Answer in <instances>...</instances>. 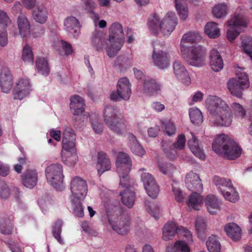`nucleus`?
<instances>
[{
	"label": "nucleus",
	"instance_id": "c85d7f7f",
	"mask_svg": "<svg viewBox=\"0 0 252 252\" xmlns=\"http://www.w3.org/2000/svg\"><path fill=\"white\" fill-rule=\"evenodd\" d=\"M210 65L215 72L220 71L223 67V62L219 52L213 49L210 52Z\"/></svg>",
	"mask_w": 252,
	"mask_h": 252
},
{
	"label": "nucleus",
	"instance_id": "9b49d317",
	"mask_svg": "<svg viewBox=\"0 0 252 252\" xmlns=\"http://www.w3.org/2000/svg\"><path fill=\"white\" fill-rule=\"evenodd\" d=\"M182 55L187 62L191 65L201 66L204 63V51L199 45H194L181 50Z\"/></svg>",
	"mask_w": 252,
	"mask_h": 252
},
{
	"label": "nucleus",
	"instance_id": "39448f33",
	"mask_svg": "<svg viewBox=\"0 0 252 252\" xmlns=\"http://www.w3.org/2000/svg\"><path fill=\"white\" fill-rule=\"evenodd\" d=\"M177 17L173 12H168L161 21L158 14L151 15L148 21L149 29L155 34L160 32L164 36H168L174 30L177 25Z\"/></svg>",
	"mask_w": 252,
	"mask_h": 252
},
{
	"label": "nucleus",
	"instance_id": "09e8293b",
	"mask_svg": "<svg viewBox=\"0 0 252 252\" xmlns=\"http://www.w3.org/2000/svg\"><path fill=\"white\" fill-rule=\"evenodd\" d=\"M92 127L94 131L100 134L103 131V124L99 121L98 117L95 114L90 115Z\"/></svg>",
	"mask_w": 252,
	"mask_h": 252
},
{
	"label": "nucleus",
	"instance_id": "680f3d73",
	"mask_svg": "<svg viewBox=\"0 0 252 252\" xmlns=\"http://www.w3.org/2000/svg\"><path fill=\"white\" fill-rule=\"evenodd\" d=\"M228 27L229 29L227 32V37L230 41H232L238 36L240 32L238 30V28L233 26Z\"/></svg>",
	"mask_w": 252,
	"mask_h": 252
},
{
	"label": "nucleus",
	"instance_id": "338daca9",
	"mask_svg": "<svg viewBox=\"0 0 252 252\" xmlns=\"http://www.w3.org/2000/svg\"><path fill=\"white\" fill-rule=\"evenodd\" d=\"M165 131L169 136L174 134L176 132L175 126L171 122L167 123L165 125Z\"/></svg>",
	"mask_w": 252,
	"mask_h": 252
},
{
	"label": "nucleus",
	"instance_id": "de8ad7c7",
	"mask_svg": "<svg viewBox=\"0 0 252 252\" xmlns=\"http://www.w3.org/2000/svg\"><path fill=\"white\" fill-rule=\"evenodd\" d=\"M70 200L74 215L77 217L82 218L84 215V213L81 202L79 201V200L75 198H70Z\"/></svg>",
	"mask_w": 252,
	"mask_h": 252
},
{
	"label": "nucleus",
	"instance_id": "a19ab883",
	"mask_svg": "<svg viewBox=\"0 0 252 252\" xmlns=\"http://www.w3.org/2000/svg\"><path fill=\"white\" fill-rule=\"evenodd\" d=\"M36 66L38 72L47 76L50 72V68L47 60L44 58L39 57L36 60Z\"/></svg>",
	"mask_w": 252,
	"mask_h": 252
},
{
	"label": "nucleus",
	"instance_id": "cd10ccee",
	"mask_svg": "<svg viewBox=\"0 0 252 252\" xmlns=\"http://www.w3.org/2000/svg\"><path fill=\"white\" fill-rule=\"evenodd\" d=\"M179 228L174 221H168L162 228V239L164 241L172 239L179 232Z\"/></svg>",
	"mask_w": 252,
	"mask_h": 252
},
{
	"label": "nucleus",
	"instance_id": "3c124183",
	"mask_svg": "<svg viewBox=\"0 0 252 252\" xmlns=\"http://www.w3.org/2000/svg\"><path fill=\"white\" fill-rule=\"evenodd\" d=\"M221 194L226 200L232 202H235L239 199L238 193L233 186L231 187V189H227Z\"/></svg>",
	"mask_w": 252,
	"mask_h": 252
},
{
	"label": "nucleus",
	"instance_id": "4d7b16f0",
	"mask_svg": "<svg viewBox=\"0 0 252 252\" xmlns=\"http://www.w3.org/2000/svg\"><path fill=\"white\" fill-rule=\"evenodd\" d=\"M186 138L184 134H180L178 136L177 140L173 143V147L175 149L183 150L185 146Z\"/></svg>",
	"mask_w": 252,
	"mask_h": 252
},
{
	"label": "nucleus",
	"instance_id": "f704fd0d",
	"mask_svg": "<svg viewBox=\"0 0 252 252\" xmlns=\"http://www.w3.org/2000/svg\"><path fill=\"white\" fill-rule=\"evenodd\" d=\"M48 11L44 6H39L32 11V16L34 21L39 24H43L48 19Z\"/></svg>",
	"mask_w": 252,
	"mask_h": 252
},
{
	"label": "nucleus",
	"instance_id": "6e6d98bb",
	"mask_svg": "<svg viewBox=\"0 0 252 252\" xmlns=\"http://www.w3.org/2000/svg\"><path fill=\"white\" fill-rule=\"evenodd\" d=\"M10 23L11 20L6 12L0 9V27L7 28Z\"/></svg>",
	"mask_w": 252,
	"mask_h": 252
},
{
	"label": "nucleus",
	"instance_id": "b1692460",
	"mask_svg": "<svg viewBox=\"0 0 252 252\" xmlns=\"http://www.w3.org/2000/svg\"><path fill=\"white\" fill-rule=\"evenodd\" d=\"M17 26L19 34L24 38L29 37L31 34V24L28 18L24 15L17 18Z\"/></svg>",
	"mask_w": 252,
	"mask_h": 252
},
{
	"label": "nucleus",
	"instance_id": "20e7f679",
	"mask_svg": "<svg viewBox=\"0 0 252 252\" xmlns=\"http://www.w3.org/2000/svg\"><path fill=\"white\" fill-rule=\"evenodd\" d=\"M212 148L219 156L229 160L238 158L242 151L236 142L224 134L218 135L215 139Z\"/></svg>",
	"mask_w": 252,
	"mask_h": 252
},
{
	"label": "nucleus",
	"instance_id": "0e129e2a",
	"mask_svg": "<svg viewBox=\"0 0 252 252\" xmlns=\"http://www.w3.org/2000/svg\"><path fill=\"white\" fill-rule=\"evenodd\" d=\"M8 43V36L6 28L0 27V46H5Z\"/></svg>",
	"mask_w": 252,
	"mask_h": 252
},
{
	"label": "nucleus",
	"instance_id": "13d9d810",
	"mask_svg": "<svg viewBox=\"0 0 252 252\" xmlns=\"http://www.w3.org/2000/svg\"><path fill=\"white\" fill-rule=\"evenodd\" d=\"M180 235L183 236L186 238V242L188 244H191L192 243V234L191 232L186 228L181 226L179 229V232Z\"/></svg>",
	"mask_w": 252,
	"mask_h": 252
},
{
	"label": "nucleus",
	"instance_id": "f8f14e48",
	"mask_svg": "<svg viewBox=\"0 0 252 252\" xmlns=\"http://www.w3.org/2000/svg\"><path fill=\"white\" fill-rule=\"evenodd\" d=\"M131 94V85L126 77L120 78L117 83V91L112 92L110 99L113 101L128 100Z\"/></svg>",
	"mask_w": 252,
	"mask_h": 252
},
{
	"label": "nucleus",
	"instance_id": "9d476101",
	"mask_svg": "<svg viewBox=\"0 0 252 252\" xmlns=\"http://www.w3.org/2000/svg\"><path fill=\"white\" fill-rule=\"evenodd\" d=\"M45 174L48 183L56 190L62 191L65 188L63 183L64 176L61 164H52L47 167Z\"/></svg>",
	"mask_w": 252,
	"mask_h": 252
},
{
	"label": "nucleus",
	"instance_id": "412c9836",
	"mask_svg": "<svg viewBox=\"0 0 252 252\" xmlns=\"http://www.w3.org/2000/svg\"><path fill=\"white\" fill-rule=\"evenodd\" d=\"M64 29L68 34L73 38H76L80 33V24L74 17H67L64 21Z\"/></svg>",
	"mask_w": 252,
	"mask_h": 252
},
{
	"label": "nucleus",
	"instance_id": "603ef678",
	"mask_svg": "<svg viewBox=\"0 0 252 252\" xmlns=\"http://www.w3.org/2000/svg\"><path fill=\"white\" fill-rule=\"evenodd\" d=\"M242 46L244 52L250 56V59L252 61V37H245L242 39Z\"/></svg>",
	"mask_w": 252,
	"mask_h": 252
},
{
	"label": "nucleus",
	"instance_id": "864d4df0",
	"mask_svg": "<svg viewBox=\"0 0 252 252\" xmlns=\"http://www.w3.org/2000/svg\"><path fill=\"white\" fill-rule=\"evenodd\" d=\"M63 225V222L61 220H58L55 223L53 227L52 233L54 237L57 240L59 243L61 244H63V240L61 239V233L62 232V226Z\"/></svg>",
	"mask_w": 252,
	"mask_h": 252
},
{
	"label": "nucleus",
	"instance_id": "4c0bfd02",
	"mask_svg": "<svg viewBox=\"0 0 252 252\" xmlns=\"http://www.w3.org/2000/svg\"><path fill=\"white\" fill-rule=\"evenodd\" d=\"M214 183L221 193H223L227 189H231V187L233 186L230 179L219 176L214 177Z\"/></svg>",
	"mask_w": 252,
	"mask_h": 252
},
{
	"label": "nucleus",
	"instance_id": "aec40b11",
	"mask_svg": "<svg viewBox=\"0 0 252 252\" xmlns=\"http://www.w3.org/2000/svg\"><path fill=\"white\" fill-rule=\"evenodd\" d=\"M185 182L188 189L192 192L201 191L203 185L198 175L190 171L186 177Z\"/></svg>",
	"mask_w": 252,
	"mask_h": 252
},
{
	"label": "nucleus",
	"instance_id": "ea45409f",
	"mask_svg": "<svg viewBox=\"0 0 252 252\" xmlns=\"http://www.w3.org/2000/svg\"><path fill=\"white\" fill-rule=\"evenodd\" d=\"M189 116L191 123L196 125H200L203 121L201 111L196 107H192L189 110Z\"/></svg>",
	"mask_w": 252,
	"mask_h": 252
},
{
	"label": "nucleus",
	"instance_id": "7c9ffc66",
	"mask_svg": "<svg viewBox=\"0 0 252 252\" xmlns=\"http://www.w3.org/2000/svg\"><path fill=\"white\" fill-rule=\"evenodd\" d=\"M129 146L132 153L139 157H143L146 153L145 150L140 144L136 137L132 133H129L127 137Z\"/></svg>",
	"mask_w": 252,
	"mask_h": 252
},
{
	"label": "nucleus",
	"instance_id": "8fccbe9b",
	"mask_svg": "<svg viewBox=\"0 0 252 252\" xmlns=\"http://www.w3.org/2000/svg\"><path fill=\"white\" fill-rule=\"evenodd\" d=\"M22 59L25 63H33V54L32 48L29 45H26L24 46L22 51Z\"/></svg>",
	"mask_w": 252,
	"mask_h": 252
},
{
	"label": "nucleus",
	"instance_id": "49530a36",
	"mask_svg": "<svg viewBox=\"0 0 252 252\" xmlns=\"http://www.w3.org/2000/svg\"><path fill=\"white\" fill-rule=\"evenodd\" d=\"M158 167L162 174L169 176H171L176 171V167L170 163L159 162Z\"/></svg>",
	"mask_w": 252,
	"mask_h": 252
},
{
	"label": "nucleus",
	"instance_id": "052dcab7",
	"mask_svg": "<svg viewBox=\"0 0 252 252\" xmlns=\"http://www.w3.org/2000/svg\"><path fill=\"white\" fill-rule=\"evenodd\" d=\"M10 195V189L4 181L0 182V197L6 198Z\"/></svg>",
	"mask_w": 252,
	"mask_h": 252
},
{
	"label": "nucleus",
	"instance_id": "a18cd8bd",
	"mask_svg": "<svg viewBox=\"0 0 252 252\" xmlns=\"http://www.w3.org/2000/svg\"><path fill=\"white\" fill-rule=\"evenodd\" d=\"M189 244L183 240L177 241L173 248L167 249V252H189Z\"/></svg>",
	"mask_w": 252,
	"mask_h": 252
},
{
	"label": "nucleus",
	"instance_id": "72a5a7b5",
	"mask_svg": "<svg viewBox=\"0 0 252 252\" xmlns=\"http://www.w3.org/2000/svg\"><path fill=\"white\" fill-rule=\"evenodd\" d=\"M204 200L207 210L210 214H214L220 209V202L215 195L209 194Z\"/></svg>",
	"mask_w": 252,
	"mask_h": 252
},
{
	"label": "nucleus",
	"instance_id": "393cba45",
	"mask_svg": "<svg viewBox=\"0 0 252 252\" xmlns=\"http://www.w3.org/2000/svg\"><path fill=\"white\" fill-rule=\"evenodd\" d=\"M53 46L56 51L61 56H68L73 52L71 45L62 39H57L54 41Z\"/></svg>",
	"mask_w": 252,
	"mask_h": 252
},
{
	"label": "nucleus",
	"instance_id": "5701e85b",
	"mask_svg": "<svg viewBox=\"0 0 252 252\" xmlns=\"http://www.w3.org/2000/svg\"><path fill=\"white\" fill-rule=\"evenodd\" d=\"M161 87V85L156 80L147 78L143 82V92L149 95H155L160 92Z\"/></svg>",
	"mask_w": 252,
	"mask_h": 252
},
{
	"label": "nucleus",
	"instance_id": "e2e57ef3",
	"mask_svg": "<svg viewBox=\"0 0 252 252\" xmlns=\"http://www.w3.org/2000/svg\"><path fill=\"white\" fill-rule=\"evenodd\" d=\"M172 191L175 196V199L179 202H183L184 196L181 189L177 187V184H173Z\"/></svg>",
	"mask_w": 252,
	"mask_h": 252
},
{
	"label": "nucleus",
	"instance_id": "4468645a",
	"mask_svg": "<svg viewBox=\"0 0 252 252\" xmlns=\"http://www.w3.org/2000/svg\"><path fill=\"white\" fill-rule=\"evenodd\" d=\"M32 84L26 77L19 78L16 82L13 91L14 98L22 100L29 95L32 91Z\"/></svg>",
	"mask_w": 252,
	"mask_h": 252
},
{
	"label": "nucleus",
	"instance_id": "bf43d9fd",
	"mask_svg": "<svg viewBox=\"0 0 252 252\" xmlns=\"http://www.w3.org/2000/svg\"><path fill=\"white\" fill-rule=\"evenodd\" d=\"M206 227L205 219L202 217H197L195 220V228L198 232L203 231Z\"/></svg>",
	"mask_w": 252,
	"mask_h": 252
},
{
	"label": "nucleus",
	"instance_id": "a211bd4d",
	"mask_svg": "<svg viewBox=\"0 0 252 252\" xmlns=\"http://www.w3.org/2000/svg\"><path fill=\"white\" fill-rule=\"evenodd\" d=\"M0 86L2 92L8 93L13 86V77L8 68H2L0 71Z\"/></svg>",
	"mask_w": 252,
	"mask_h": 252
},
{
	"label": "nucleus",
	"instance_id": "c9c22d12",
	"mask_svg": "<svg viewBox=\"0 0 252 252\" xmlns=\"http://www.w3.org/2000/svg\"><path fill=\"white\" fill-rule=\"evenodd\" d=\"M201 38L198 33L189 32L184 34L180 41V50H184L185 48L188 47V44L197 42Z\"/></svg>",
	"mask_w": 252,
	"mask_h": 252
},
{
	"label": "nucleus",
	"instance_id": "423d86ee",
	"mask_svg": "<svg viewBox=\"0 0 252 252\" xmlns=\"http://www.w3.org/2000/svg\"><path fill=\"white\" fill-rule=\"evenodd\" d=\"M75 140L74 130L69 126H65L63 132L61 156L62 161L68 166L74 165L78 161Z\"/></svg>",
	"mask_w": 252,
	"mask_h": 252
},
{
	"label": "nucleus",
	"instance_id": "774afa93",
	"mask_svg": "<svg viewBox=\"0 0 252 252\" xmlns=\"http://www.w3.org/2000/svg\"><path fill=\"white\" fill-rule=\"evenodd\" d=\"M151 107L152 108L157 112H161L165 109L164 105L158 101L153 102Z\"/></svg>",
	"mask_w": 252,
	"mask_h": 252
},
{
	"label": "nucleus",
	"instance_id": "473e14b6",
	"mask_svg": "<svg viewBox=\"0 0 252 252\" xmlns=\"http://www.w3.org/2000/svg\"><path fill=\"white\" fill-rule=\"evenodd\" d=\"M224 230L226 234L233 241H238L241 238V229L235 223L226 224L224 227Z\"/></svg>",
	"mask_w": 252,
	"mask_h": 252
},
{
	"label": "nucleus",
	"instance_id": "dca6fc26",
	"mask_svg": "<svg viewBox=\"0 0 252 252\" xmlns=\"http://www.w3.org/2000/svg\"><path fill=\"white\" fill-rule=\"evenodd\" d=\"M141 180L148 195L151 198H156L159 193V189L152 175L143 172L141 174Z\"/></svg>",
	"mask_w": 252,
	"mask_h": 252
},
{
	"label": "nucleus",
	"instance_id": "7ed1b4c3",
	"mask_svg": "<svg viewBox=\"0 0 252 252\" xmlns=\"http://www.w3.org/2000/svg\"><path fill=\"white\" fill-rule=\"evenodd\" d=\"M118 204V202L114 203L110 200L105 202V212L112 228L118 234L124 235L128 231L129 220Z\"/></svg>",
	"mask_w": 252,
	"mask_h": 252
},
{
	"label": "nucleus",
	"instance_id": "f03ea898",
	"mask_svg": "<svg viewBox=\"0 0 252 252\" xmlns=\"http://www.w3.org/2000/svg\"><path fill=\"white\" fill-rule=\"evenodd\" d=\"M116 165L120 178L119 186L126 188V189L120 193L122 202L128 208H131L134 204L135 194L128 188L129 185L128 174L132 166V161L129 155L124 152H119L117 157Z\"/></svg>",
	"mask_w": 252,
	"mask_h": 252
},
{
	"label": "nucleus",
	"instance_id": "bb28decb",
	"mask_svg": "<svg viewBox=\"0 0 252 252\" xmlns=\"http://www.w3.org/2000/svg\"><path fill=\"white\" fill-rule=\"evenodd\" d=\"M111 168V163L107 154L103 152H99L97 154L96 168L98 174L109 170Z\"/></svg>",
	"mask_w": 252,
	"mask_h": 252
},
{
	"label": "nucleus",
	"instance_id": "f3484780",
	"mask_svg": "<svg viewBox=\"0 0 252 252\" xmlns=\"http://www.w3.org/2000/svg\"><path fill=\"white\" fill-rule=\"evenodd\" d=\"M70 109L74 115H80L83 114L84 119L86 120H83L84 122H87V119L89 117L90 114L88 112H85V101L84 99L78 95H74L70 98Z\"/></svg>",
	"mask_w": 252,
	"mask_h": 252
},
{
	"label": "nucleus",
	"instance_id": "6ab92c4d",
	"mask_svg": "<svg viewBox=\"0 0 252 252\" xmlns=\"http://www.w3.org/2000/svg\"><path fill=\"white\" fill-rule=\"evenodd\" d=\"M91 44L98 51H101L104 47L107 51V47L112 46L109 43V39L105 38L104 33L98 31H96L93 33Z\"/></svg>",
	"mask_w": 252,
	"mask_h": 252
},
{
	"label": "nucleus",
	"instance_id": "a878e982",
	"mask_svg": "<svg viewBox=\"0 0 252 252\" xmlns=\"http://www.w3.org/2000/svg\"><path fill=\"white\" fill-rule=\"evenodd\" d=\"M37 173L35 170H28L22 176V183L25 187L32 189L37 184Z\"/></svg>",
	"mask_w": 252,
	"mask_h": 252
},
{
	"label": "nucleus",
	"instance_id": "2f4dec72",
	"mask_svg": "<svg viewBox=\"0 0 252 252\" xmlns=\"http://www.w3.org/2000/svg\"><path fill=\"white\" fill-rule=\"evenodd\" d=\"M227 24L228 26H233L236 28L246 27L248 20L242 13H235L227 21Z\"/></svg>",
	"mask_w": 252,
	"mask_h": 252
},
{
	"label": "nucleus",
	"instance_id": "37998d69",
	"mask_svg": "<svg viewBox=\"0 0 252 252\" xmlns=\"http://www.w3.org/2000/svg\"><path fill=\"white\" fill-rule=\"evenodd\" d=\"M220 32L217 24L215 22H209L205 27V32L210 38H215L219 36Z\"/></svg>",
	"mask_w": 252,
	"mask_h": 252
},
{
	"label": "nucleus",
	"instance_id": "2eb2a0df",
	"mask_svg": "<svg viewBox=\"0 0 252 252\" xmlns=\"http://www.w3.org/2000/svg\"><path fill=\"white\" fill-rule=\"evenodd\" d=\"M161 45L155 43L152 55L153 62L155 65L160 69H164L170 64V57L166 52L160 49Z\"/></svg>",
	"mask_w": 252,
	"mask_h": 252
},
{
	"label": "nucleus",
	"instance_id": "c03bdc74",
	"mask_svg": "<svg viewBox=\"0 0 252 252\" xmlns=\"http://www.w3.org/2000/svg\"><path fill=\"white\" fill-rule=\"evenodd\" d=\"M206 246L209 252H220L221 246L218 238L215 236L209 238L206 242Z\"/></svg>",
	"mask_w": 252,
	"mask_h": 252
},
{
	"label": "nucleus",
	"instance_id": "69168bd1",
	"mask_svg": "<svg viewBox=\"0 0 252 252\" xmlns=\"http://www.w3.org/2000/svg\"><path fill=\"white\" fill-rule=\"evenodd\" d=\"M83 8L88 12H92L96 7V3L94 0H80Z\"/></svg>",
	"mask_w": 252,
	"mask_h": 252
},
{
	"label": "nucleus",
	"instance_id": "c756f323",
	"mask_svg": "<svg viewBox=\"0 0 252 252\" xmlns=\"http://www.w3.org/2000/svg\"><path fill=\"white\" fill-rule=\"evenodd\" d=\"M190 135L191 137L188 142L190 150L196 157L202 160H204L205 155L203 150L199 146L196 137L192 132H190Z\"/></svg>",
	"mask_w": 252,
	"mask_h": 252
},
{
	"label": "nucleus",
	"instance_id": "1a4fd4ad",
	"mask_svg": "<svg viewBox=\"0 0 252 252\" xmlns=\"http://www.w3.org/2000/svg\"><path fill=\"white\" fill-rule=\"evenodd\" d=\"M236 77L231 78L227 82V88L230 94L238 98L243 95V91L249 87L250 82L248 75L241 67L235 70Z\"/></svg>",
	"mask_w": 252,
	"mask_h": 252
},
{
	"label": "nucleus",
	"instance_id": "f257e3e1",
	"mask_svg": "<svg viewBox=\"0 0 252 252\" xmlns=\"http://www.w3.org/2000/svg\"><path fill=\"white\" fill-rule=\"evenodd\" d=\"M205 106L210 114V123L215 126H229L232 122V113L235 117L242 119L246 111L239 103L233 102L231 109L227 103L216 95H209L205 101Z\"/></svg>",
	"mask_w": 252,
	"mask_h": 252
},
{
	"label": "nucleus",
	"instance_id": "0eeeda50",
	"mask_svg": "<svg viewBox=\"0 0 252 252\" xmlns=\"http://www.w3.org/2000/svg\"><path fill=\"white\" fill-rule=\"evenodd\" d=\"M103 118L106 125L114 132L122 135L126 131V121L117 108L106 106L103 110Z\"/></svg>",
	"mask_w": 252,
	"mask_h": 252
},
{
	"label": "nucleus",
	"instance_id": "4be33fe9",
	"mask_svg": "<svg viewBox=\"0 0 252 252\" xmlns=\"http://www.w3.org/2000/svg\"><path fill=\"white\" fill-rule=\"evenodd\" d=\"M173 72L176 78L183 83L188 85L190 83V79L188 72L181 62L175 61L173 64Z\"/></svg>",
	"mask_w": 252,
	"mask_h": 252
},
{
	"label": "nucleus",
	"instance_id": "6e6552de",
	"mask_svg": "<svg viewBox=\"0 0 252 252\" xmlns=\"http://www.w3.org/2000/svg\"><path fill=\"white\" fill-rule=\"evenodd\" d=\"M109 43L112 46L107 47V55L110 58L115 57L123 47L125 38L123 28L121 24L115 22L109 29Z\"/></svg>",
	"mask_w": 252,
	"mask_h": 252
},
{
	"label": "nucleus",
	"instance_id": "79ce46f5",
	"mask_svg": "<svg viewBox=\"0 0 252 252\" xmlns=\"http://www.w3.org/2000/svg\"><path fill=\"white\" fill-rule=\"evenodd\" d=\"M13 226L10 219L5 216L0 218V232L5 235L10 234Z\"/></svg>",
	"mask_w": 252,
	"mask_h": 252
},
{
	"label": "nucleus",
	"instance_id": "e433bc0d",
	"mask_svg": "<svg viewBox=\"0 0 252 252\" xmlns=\"http://www.w3.org/2000/svg\"><path fill=\"white\" fill-rule=\"evenodd\" d=\"M230 6L227 3H219L212 8V12L214 17L220 19L225 17L229 13Z\"/></svg>",
	"mask_w": 252,
	"mask_h": 252
},
{
	"label": "nucleus",
	"instance_id": "58836bf2",
	"mask_svg": "<svg viewBox=\"0 0 252 252\" xmlns=\"http://www.w3.org/2000/svg\"><path fill=\"white\" fill-rule=\"evenodd\" d=\"M196 192H193L192 194L189 195L187 204L189 207L195 210H199L202 207L203 198Z\"/></svg>",
	"mask_w": 252,
	"mask_h": 252
},
{
	"label": "nucleus",
	"instance_id": "5fc2aeb1",
	"mask_svg": "<svg viewBox=\"0 0 252 252\" xmlns=\"http://www.w3.org/2000/svg\"><path fill=\"white\" fill-rule=\"evenodd\" d=\"M146 210L155 219L157 220L159 218L160 210L159 206L154 204L146 205Z\"/></svg>",
	"mask_w": 252,
	"mask_h": 252
},
{
	"label": "nucleus",
	"instance_id": "ddd939ff",
	"mask_svg": "<svg viewBox=\"0 0 252 252\" xmlns=\"http://www.w3.org/2000/svg\"><path fill=\"white\" fill-rule=\"evenodd\" d=\"M70 189L71 192L70 198L83 200L87 194L88 185L82 178L75 176L71 179Z\"/></svg>",
	"mask_w": 252,
	"mask_h": 252
}]
</instances>
